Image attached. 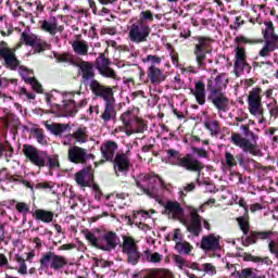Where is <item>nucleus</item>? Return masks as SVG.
Here are the masks:
<instances>
[{
  "label": "nucleus",
  "mask_w": 278,
  "mask_h": 278,
  "mask_svg": "<svg viewBox=\"0 0 278 278\" xmlns=\"http://www.w3.org/2000/svg\"><path fill=\"white\" fill-rule=\"evenodd\" d=\"M78 68L80 71L81 84L89 87V90L94 97L103 99L104 111L100 115V118H102L104 123H110V121L116 118V98H114V89L101 84L94 78V68L92 63L83 61L78 64Z\"/></svg>",
  "instance_id": "1"
},
{
  "label": "nucleus",
  "mask_w": 278,
  "mask_h": 278,
  "mask_svg": "<svg viewBox=\"0 0 278 278\" xmlns=\"http://www.w3.org/2000/svg\"><path fill=\"white\" fill-rule=\"evenodd\" d=\"M191 151H192V153L198 155V157H204V159L208 157L207 150H205L203 148L191 147Z\"/></svg>",
  "instance_id": "57"
},
{
  "label": "nucleus",
  "mask_w": 278,
  "mask_h": 278,
  "mask_svg": "<svg viewBox=\"0 0 278 278\" xmlns=\"http://www.w3.org/2000/svg\"><path fill=\"white\" fill-rule=\"evenodd\" d=\"M81 62H87L88 64H92L94 77H97V73L94 72V68H97L99 72V71H102V68H106L108 66L112 65V60L105 58V53H100V55L96 59L94 63L88 62V61H80L77 64L78 68H79V64H81Z\"/></svg>",
  "instance_id": "27"
},
{
  "label": "nucleus",
  "mask_w": 278,
  "mask_h": 278,
  "mask_svg": "<svg viewBox=\"0 0 278 278\" xmlns=\"http://www.w3.org/2000/svg\"><path fill=\"white\" fill-rule=\"evenodd\" d=\"M247 62V50L240 46L235 48V64L233 71L238 68V66L244 64Z\"/></svg>",
  "instance_id": "33"
},
{
  "label": "nucleus",
  "mask_w": 278,
  "mask_h": 278,
  "mask_svg": "<svg viewBox=\"0 0 278 278\" xmlns=\"http://www.w3.org/2000/svg\"><path fill=\"white\" fill-rule=\"evenodd\" d=\"M34 216L36 220H41V223H53L54 213L38 208L35 211Z\"/></svg>",
  "instance_id": "35"
},
{
  "label": "nucleus",
  "mask_w": 278,
  "mask_h": 278,
  "mask_svg": "<svg viewBox=\"0 0 278 278\" xmlns=\"http://www.w3.org/2000/svg\"><path fill=\"white\" fill-rule=\"evenodd\" d=\"M68 128V124H52L49 126V130L54 136H61Z\"/></svg>",
  "instance_id": "43"
},
{
  "label": "nucleus",
  "mask_w": 278,
  "mask_h": 278,
  "mask_svg": "<svg viewBox=\"0 0 278 278\" xmlns=\"http://www.w3.org/2000/svg\"><path fill=\"white\" fill-rule=\"evenodd\" d=\"M26 84H30V86H33V89L36 90V92H42V85L35 77L27 78Z\"/></svg>",
  "instance_id": "55"
},
{
  "label": "nucleus",
  "mask_w": 278,
  "mask_h": 278,
  "mask_svg": "<svg viewBox=\"0 0 278 278\" xmlns=\"http://www.w3.org/2000/svg\"><path fill=\"white\" fill-rule=\"evenodd\" d=\"M144 63H149L150 66H160L162 64V58L153 54H149L143 59Z\"/></svg>",
  "instance_id": "49"
},
{
  "label": "nucleus",
  "mask_w": 278,
  "mask_h": 278,
  "mask_svg": "<svg viewBox=\"0 0 278 278\" xmlns=\"http://www.w3.org/2000/svg\"><path fill=\"white\" fill-rule=\"evenodd\" d=\"M148 79L150 84L153 86H157V84H162V81H166V76L164 75V70H160L157 66H150L147 71Z\"/></svg>",
  "instance_id": "22"
},
{
  "label": "nucleus",
  "mask_w": 278,
  "mask_h": 278,
  "mask_svg": "<svg viewBox=\"0 0 278 278\" xmlns=\"http://www.w3.org/2000/svg\"><path fill=\"white\" fill-rule=\"evenodd\" d=\"M58 157H59L58 155L49 156L48 154L45 166H47L50 169L60 168V160Z\"/></svg>",
  "instance_id": "48"
},
{
  "label": "nucleus",
  "mask_w": 278,
  "mask_h": 278,
  "mask_svg": "<svg viewBox=\"0 0 278 278\" xmlns=\"http://www.w3.org/2000/svg\"><path fill=\"white\" fill-rule=\"evenodd\" d=\"M137 22L143 24V25H151L153 23V11L147 9L139 13V18Z\"/></svg>",
  "instance_id": "37"
},
{
  "label": "nucleus",
  "mask_w": 278,
  "mask_h": 278,
  "mask_svg": "<svg viewBox=\"0 0 278 278\" xmlns=\"http://www.w3.org/2000/svg\"><path fill=\"white\" fill-rule=\"evenodd\" d=\"M98 73L99 75H101L102 77H105L106 79H116L117 77L116 71L110 67V65L98 71Z\"/></svg>",
  "instance_id": "46"
},
{
  "label": "nucleus",
  "mask_w": 278,
  "mask_h": 278,
  "mask_svg": "<svg viewBox=\"0 0 278 278\" xmlns=\"http://www.w3.org/2000/svg\"><path fill=\"white\" fill-rule=\"evenodd\" d=\"M248 110L252 116L264 115V110L262 109V88H253L248 96Z\"/></svg>",
  "instance_id": "11"
},
{
  "label": "nucleus",
  "mask_w": 278,
  "mask_h": 278,
  "mask_svg": "<svg viewBox=\"0 0 278 278\" xmlns=\"http://www.w3.org/2000/svg\"><path fill=\"white\" fill-rule=\"evenodd\" d=\"M155 179H159L161 186H164V179H162V177H160L155 173L146 174V175L141 176V181L149 182V181H155Z\"/></svg>",
  "instance_id": "53"
},
{
  "label": "nucleus",
  "mask_w": 278,
  "mask_h": 278,
  "mask_svg": "<svg viewBox=\"0 0 278 278\" xmlns=\"http://www.w3.org/2000/svg\"><path fill=\"white\" fill-rule=\"evenodd\" d=\"M67 159L72 164H88V160H90V154H88V150L81 148L79 146L70 147L67 150Z\"/></svg>",
  "instance_id": "15"
},
{
  "label": "nucleus",
  "mask_w": 278,
  "mask_h": 278,
  "mask_svg": "<svg viewBox=\"0 0 278 278\" xmlns=\"http://www.w3.org/2000/svg\"><path fill=\"white\" fill-rule=\"evenodd\" d=\"M193 40H197L198 42L193 49L197 66L198 68L205 70V67L207 66V63H205V61L207 60V53H210V49H212L213 40L210 37L205 36L193 37Z\"/></svg>",
  "instance_id": "7"
},
{
  "label": "nucleus",
  "mask_w": 278,
  "mask_h": 278,
  "mask_svg": "<svg viewBox=\"0 0 278 278\" xmlns=\"http://www.w3.org/2000/svg\"><path fill=\"white\" fill-rule=\"evenodd\" d=\"M135 185L140 190L138 194H147V197H153V192H151V189L144 187L142 182H140V180L135 179Z\"/></svg>",
  "instance_id": "54"
},
{
  "label": "nucleus",
  "mask_w": 278,
  "mask_h": 278,
  "mask_svg": "<svg viewBox=\"0 0 278 278\" xmlns=\"http://www.w3.org/2000/svg\"><path fill=\"white\" fill-rule=\"evenodd\" d=\"M72 49L76 55H88V50L90 47L86 40L75 39L71 42Z\"/></svg>",
  "instance_id": "30"
},
{
  "label": "nucleus",
  "mask_w": 278,
  "mask_h": 278,
  "mask_svg": "<svg viewBox=\"0 0 278 278\" xmlns=\"http://www.w3.org/2000/svg\"><path fill=\"white\" fill-rule=\"evenodd\" d=\"M78 97H81V92H77V96H75V92L70 93V99L63 100L62 105H54L56 111L60 112L62 116H77L79 110L88 105V99L84 98L79 100Z\"/></svg>",
  "instance_id": "6"
},
{
  "label": "nucleus",
  "mask_w": 278,
  "mask_h": 278,
  "mask_svg": "<svg viewBox=\"0 0 278 278\" xmlns=\"http://www.w3.org/2000/svg\"><path fill=\"white\" fill-rule=\"evenodd\" d=\"M150 36L151 25H146L138 21L131 24L128 33V38L130 42H135V45H140L142 42H147Z\"/></svg>",
  "instance_id": "9"
},
{
  "label": "nucleus",
  "mask_w": 278,
  "mask_h": 278,
  "mask_svg": "<svg viewBox=\"0 0 278 278\" xmlns=\"http://www.w3.org/2000/svg\"><path fill=\"white\" fill-rule=\"evenodd\" d=\"M111 164H113L116 177H121V174L127 175L131 168V161L125 152H117Z\"/></svg>",
  "instance_id": "12"
},
{
  "label": "nucleus",
  "mask_w": 278,
  "mask_h": 278,
  "mask_svg": "<svg viewBox=\"0 0 278 278\" xmlns=\"http://www.w3.org/2000/svg\"><path fill=\"white\" fill-rule=\"evenodd\" d=\"M0 268H7V270H12V266H10V261L5 254L0 253Z\"/></svg>",
  "instance_id": "58"
},
{
  "label": "nucleus",
  "mask_w": 278,
  "mask_h": 278,
  "mask_svg": "<svg viewBox=\"0 0 278 278\" xmlns=\"http://www.w3.org/2000/svg\"><path fill=\"white\" fill-rule=\"evenodd\" d=\"M175 251L179 255H190L194 251V247L188 241H177L175 244Z\"/></svg>",
  "instance_id": "34"
},
{
  "label": "nucleus",
  "mask_w": 278,
  "mask_h": 278,
  "mask_svg": "<svg viewBox=\"0 0 278 278\" xmlns=\"http://www.w3.org/2000/svg\"><path fill=\"white\" fill-rule=\"evenodd\" d=\"M265 25V29H262L263 38L266 42H277L278 43V35L275 31V24L273 21L263 22Z\"/></svg>",
  "instance_id": "24"
},
{
  "label": "nucleus",
  "mask_w": 278,
  "mask_h": 278,
  "mask_svg": "<svg viewBox=\"0 0 278 278\" xmlns=\"http://www.w3.org/2000/svg\"><path fill=\"white\" fill-rule=\"evenodd\" d=\"M166 153L168 160L177 157L176 166L185 168V170H188L189 173H198V176H200L201 172L205 168V164L195 159L191 153H187L185 156H179V151L175 149H169Z\"/></svg>",
  "instance_id": "4"
},
{
  "label": "nucleus",
  "mask_w": 278,
  "mask_h": 278,
  "mask_svg": "<svg viewBox=\"0 0 278 278\" xmlns=\"http://www.w3.org/2000/svg\"><path fill=\"white\" fill-rule=\"evenodd\" d=\"M49 43L47 41L37 38V41H35V45L33 46L34 53H42L43 51H47L49 49Z\"/></svg>",
  "instance_id": "44"
},
{
  "label": "nucleus",
  "mask_w": 278,
  "mask_h": 278,
  "mask_svg": "<svg viewBox=\"0 0 278 278\" xmlns=\"http://www.w3.org/2000/svg\"><path fill=\"white\" fill-rule=\"evenodd\" d=\"M163 214H167V216H172L174 220H179L181 216H184V207L177 201L168 200L164 205Z\"/></svg>",
  "instance_id": "20"
},
{
  "label": "nucleus",
  "mask_w": 278,
  "mask_h": 278,
  "mask_svg": "<svg viewBox=\"0 0 278 278\" xmlns=\"http://www.w3.org/2000/svg\"><path fill=\"white\" fill-rule=\"evenodd\" d=\"M278 43L275 41H265V45L260 50L258 54L261 58H268L273 51H277Z\"/></svg>",
  "instance_id": "36"
},
{
  "label": "nucleus",
  "mask_w": 278,
  "mask_h": 278,
  "mask_svg": "<svg viewBox=\"0 0 278 278\" xmlns=\"http://www.w3.org/2000/svg\"><path fill=\"white\" fill-rule=\"evenodd\" d=\"M148 129L149 125H147V121L137 116L130 129L126 131V136H134V134H144Z\"/></svg>",
  "instance_id": "26"
},
{
  "label": "nucleus",
  "mask_w": 278,
  "mask_h": 278,
  "mask_svg": "<svg viewBox=\"0 0 278 278\" xmlns=\"http://www.w3.org/2000/svg\"><path fill=\"white\" fill-rule=\"evenodd\" d=\"M92 177V165H88L75 174V181L80 188H90Z\"/></svg>",
  "instance_id": "19"
},
{
  "label": "nucleus",
  "mask_w": 278,
  "mask_h": 278,
  "mask_svg": "<svg viewBox=\"0 0 278 278\" xmlns=\"http://www.w3.org/2000/svg\"><path fill=\"white\" fill-rule=\"evenodd\" d=\"M18 68V75L22 76V79L27 83V79H29V75H34V70H30L29 67L25 65H21L17 67Z\"/></svg>",
  "instance_id": "47"
},
{
  "label": "nucleus",
  "mask_w": 278,
  "mask_h": 278,
  "mask_svg": "<svg viewBox=\"0 0 278 278\" xmlns=\"http://www.w3.org/2000/svg\"><path fill=\"white\" fill-rule=\"evenodd\" d=\"M53 58L58 64H73V55H71L68 52H53Z\"/></svg>",
  "instance_id": "39"
},
{
  "label": "nucleus",
  "mask_w": 278,
  "mask_h": 278,
  "mask_svg": "<svg viewBox=\"0 0 278 278\" xmlns=\"http://www.w3.org/2000/svg\"><path fill=\"white\" fill-rule=\"evenodd\" d=\"M198 247L204 253H216L217 251H220V236L216 233H208L202 237L200 243H198Z\"/></svg>",
  "instance_id": "13"
},
{
  "label": "nucleus",
  "mask_w": 278,
  "mask_h": 278,
  "mask_svg": "<svg viewBox=\"0 0 278 278\" xmlns=\"http://www.w3.org/2000/svg\"><path fill=\"white\" fill-rule=\"evenodd\" d=\"M206 90L207 92H210L208 97H214L216 94L223 93V88L218 87L215 80H213L212 78L207 79Z\"/></svg>",
  "instance_id": "41"
},
{
  "label": "nucleus",
  "mask_w": 278,
  "mask_h": 278,
  "mask_svg": "<svg viewBox=\"0 0 278 278\" xmlns=\"http://www.w3.org/2000/svg\"><path fill=\"white\" fill-rule=\"evenodd\" d=\"M70 138H73L79 144H85L88 142V129L86 127H79L73 134L68 135Z\"/></svg>",
  "instance_id": "32"
},
{
  "label": "nucleus",
  "mask_w": 278,
  "mask_h": 278,
  "mask_svg": "<svg viewBox=\"0 0 278 278\" xmlns=\"http://www.w3.org/2000/svg\"><path fill=\"white\" fill-rule=\"evenodd\" d=\"M39 270L43 273H48L50 270H54V273H60V270H64L68 266V258L63 255H59L53 251H48L41 254L39 260Z\"/></svg>",
  "instance_id": "5"
},
{
  "label": "nucleus",
  "mask_w": 278,
  "mask_h": 278,
  "mask_svg": "<svg viewBox=\"0 0 278 278\" xmlns=\"http://www.w3.org/2000/svg\"><path fill=\"white\" fill-rule=\"evenodd\" d=\"M92 190L94 192L96 201H101V199H103V191H101V187H99V185L94 184L92 186Z\"/></svg>",
  "instance_id": "59"
},
{
  "label": "nucleus",
  "mask_w": 278,
  "mask_h": 278,
  "mask_svg": "<svg viewBox=\"0 0 278 278\" xmlns=\"http://www.w3.org/2000/svg\"><path fill=\"white\" fill-rule=\"evenodd\" d=\"M96 233L90 231L85 233L86 240L94 249L112 253L121 244V237L112 230L96 229Z\"/></svg>",
  "instance_id": "2"
},
{
  "label": "nucleus",
  "mask_w": 278,
  "mask_h": 278,
  "mask_svg": "<svg viewBox=\"0 0 278 278\" xmlns=\"http://www.w3.org/2000/svg\"><path fill=\"white\" fill-rule=\"evenodd\" d=\"M41 29H43V31H47L48 34H51V36H55V31L58 30V24L50 23L49 21L45 20L41 24Z\"/></svg>",
  "instance_id": "45"
},
{
  "label": "nucleus",
  "mask_w": 278,
  "mask_h": 278,
  "mask_svg": "<svg viewBox=\"0 0 278 278\" xmlns=\"http://www.w3.org/2000/svg\"><path fill=\"white\" fill-rule=\"evenodd\" d=\"M118 151V143L114 140H108L103 142L100 147V153L102 160L100 164H105V162H112L116 157V152Z\"/></svg>",
  "instance_id": "17"
},
{
  "label": "nucleus",
  "mask_w": 278,
  "mask_h": 278,
  "mask_svg": "<svg viewBox=\"0 0 278 278\" xmlns=\"http://www.w3.org/2000/svg\"><path fill=\"white\" fill-rule=\"evenodd\" d=\"M101 36H105L108 34L109 36H116V27H103L100 30Z\"/></svg>",
  "instance_id": "62"
},
{
  "label": "nucleus",
  "mask_w": 278,
  "mask_h": 278,
  "mask_svg": "<svg viewBox=\"0 0 278 278\" xmlns=\"http://www.w3.org/2000/svg\"><path fill=\"white\" fill-rule=\"evenodd\" d=\"M173 242H184V233H181V229H174V236L172 238Z\"/></svg>",
  "instance_id": "61"
},
{
  "label": "nucleus",
  "mask_w": 278,
  "mask_h": 278,
  "mask_svg": "<svg viewBox=\"0 0 278 278\" xmlns=\"http://www.w3.org/2000/svg\"><path fill=\"white\" fill-rule=\"evenodd\" d=\"M30 134H33L39 144L45 142V130L42 128H31Z\"/></svg>",
  "instance_id": "51"
},
{
  "label": "nucleus",
  "mask_w": 278,
  "mask_h": 278,
  "mask_svg": "<svg viewBox=\"0 0 278 278\" xmlns=\"http://www.w3.org/2000/svg\"><path fill=\"white\" fill-rule=\"evenodd\" d=\"M122 253L127 257V263L136 266L140 263V250L138 241L134 237L123 236V243L121 244Z\"/></svg>",
  "instance_id": "8"
},
{
  "label": "nucleus",
  "mask_w": 278,
  "mask_h": 278,
  "mask_svg": "<svg viewBox=\"0 0 278 278\" xmlns=\"http://www.w3.org/2000/svg\"><path fill=\"white\" fill-rule=\"evenodd\" d=\"M268 249H269V252L271 253V255H275V257H277L278 260V245L277 243H275V241H270L268 243Z\"/></svg>",
  "instance_id": "64"
},
{
  "label": "nucleus",
  "mask_w": 278,
  "mask_h": 278,
  "mask_svg": "<svg viewBox=\"0 0 278 278\" xmlns=\"http://www.w3.org/2000/svg\"><path fill=\"white\" fill-rule=\"evenodd\" d=\"M143 255L148 262H151L152 264H160L162 260H164V256L160 254L159 252L151 253V250H144Z\"/></svg>",
  "instance_id": "40"
},
{
  "label": "nucleus",
  "mask_w": 278,
  "mask_h": 278,
  "mask_svg": "<svg viewBox=\"0 0 278 278\" xmlns=\"http://www.w3.org/2000/svg\"><path fill=\"white\" fill-rule=\"evenodd\" d=\"M174 262L178 268H190V263L179 254L174 255Z\"/></svg>",
  "instance_id": "52"
},
{
  "label": "nucleus",
  "mask_w": 278,
  "mask_h": 278,
  "mask_svg": "<svg viewBox=\"0 0 278 278\" xmlns=\"http://www.w3.org/2000/svg\"><path fill=\"white\" fill-rule=\"evenodd\" d=\"M191 92H193L199 105H205V84L203 81H198L195 84V90L191 89Z\"/></svg>",
  "instance_id": "31"
},
{
  "label": "nucleus",
  "mask_w": 278,
  "mask_h": 278,
  "mask_svg": "<svg viewBox=\"0 0 278 278\" xmlns=\"http://www.w3.org/2000/svg\"><path fill=\"white\" fill-rule=\"evenodd\" d=\"M260 270L253 267H245L240 270L235 269L231 273V278H266V276L257 275Z\"/></svg>",
  "instance_id": "23"
},
{
  "label": "nucleus",
  "mask_w": 278,
  "mask_h": 278,
  "mask_svg": "<svg viewBox=\"0 0 278 278\" xmlns=\"http://www.w3.org/2000/svg\"><path fill=\"white\" fill-rule=\"evenodd\" d=\"M94 264L100 268H109V266H112V264L109 261H105L102 258L101 260L94 258Z\"/></svg>",
  "instance_id": "63"
},
{
  "label": "nucleus",
  "mask_w": 278,
  "mask_h": 278,
  "mask_svg": "<svg viewBox=\"0 0 278 278\" xmlns=\"http://www.w3.org/2000/svg\"><path fill=\"white\" fill-rule=\"evenodd\" d=\"M204 127L211 132V136H218L220 134V122L218 121H206Z\"/></svg>",
  "instance_id": "38"
},
{
  "label": "nucleus",
  "mask_w": 278,
  "mask_h": 278,
  "mask_svg": "<svg viewBox=\"0 0 278 278\" xmlns=\"http://www.w3.org/2000/svg\"><path fill=\"white\" fill-rule=\"evenodd\" d=\"M15 208L20 212V214H23L24 216L29 214V204H27L25 202H18L15 205Z\"/></svg>",
  "instance_id": "56"
},
{
  "label": "nucleus",
  "mask_w": 278,
  "mask_h": 278,
  "mask_svg": "<svg viewBox=\"0 0 278 278\" xmlns=\"http://www.w3.org/2000/svg\"><path fill=\"white\" fill-rule=\"evenodd\" d=\"M252 68L253 67L251 66V64H249V62L245 61V62H243V64L236 67L233 70V73H235L236 77H240V73H244V71H245V73H251Z\"/></svg>",
  "instance_id": "50"
},
{
  "label": "nucleus",
  "mask_w": 278,
  "mask_h": 278,
  "mask_svg": "<svg viewBox=\"0 0 278 278\" xmlns=\"http://www.w3.org/2000/svg\"><path fill=\"white\" fill-rule=\"evenodd\" d=\"M37 40H38V36L34 34L29 35L26 31H24L21 35V42H23V45H25L26 47L35 46Z\"/></svg>",
  "instance_id": "42"
},
{
  "label": "nucleus",
  "mask_w": 278,
  "mask_h": 278,
  "mask_svg": "<svg viewBox=\"0 0 278 278\" xmlns=\"http://www.w3.org/2000/svg\"><path fill=\"white\" fill-rule=\"evenodd\" d=\"M0 60L2 61V66L9 71H17L21 66V60H18L13 49L0 50Z\"/></svg>",
  "instance_id": "16"
},
{
  "label": "nucleus",
  "mask_w": 278,
  "mask_h": 278,
  "mask_svg": "<svg viewBox=\"0 0 278 278\" xmlns=\"http://www.w3.org/2000/svg\"><path fill=\"white\" fill-rule=\"evenodd\" d=\"M36 190H53V185L49 181L39 182L35 186Z\"/></svg>",
  "instance_id": "60"
},
{
  "label": "nucleus",
  "mask_w": 278,
  "mask_h": 278,
  "mask_svg": "<svg viewBox=\"0 0 278 278\" xmlns=\"http://www.w3.org/2000/svg\"><path fill=\"white\" fill-rule=\"evenodd\" d=\"M231 142L236 147L242 149L243 153H250V155H260V148L256 143H251L249 139L242 137V135L232 132Z\"/></svg>",
  "instance_id": "14"
},
{
  "label": "nucleus",
  "mask_w": 278,
  "mask_h": 278,
  "mask_svg": "<svg viewBox=\"0 0 278 278\" xmlns=\"http://www.w3.org/2000/svg\"><path fill=\"white\" fill-rule=\"evenodd\" d=\"M23 154L33 166H37V168H45V166H47V152L41 151L31 144H24Z\"/></svg>",
  "instance_id": "10"
},
{
  "label": "nucleus",
  "mask_w": 278,
  "mask_h": 278,
  "mask_svg": "<svg viewBox=\"0 0 278 278\" xmlns=\"http://www.w3.org/2000/svg\"><path fill=\"white\" fill-rule=\"evenodd\" d=\"M191 222L187 226V231L191 233V236H194V238H199L201 233L203 232V217L199 215V210L193 208L190 212Z\"/></svg>",
  "instance_id": "18"
},
{
  "label": "nucleus",
  "mask_w": 278,
  "mask_h": 278,
  "mask_svg": "<svg viewBox=\"0 0 278 278\" xmlns=\"http://www.w3.org/2000/svg\"><path fill=\"white\" fill-rule=\"evenodd\" d=\"M207 100L218 112H227V108H229V98L223 92L215 96H207Z\"/></svg>",
  "instance_id": "21"
},
{
  "label": "nucleus",
  "mask_w": 278,
  "mask_h": 278,
  "mask_svg": "<svg viewBox=\"0 0 278 278\" xmlns=\"http://www.w3.org/2000/svg\"><path fill=\"white\" fill-rule=\"evenodd\" d=\"M237 223L243 233L241 237L242 247H252L253 244H257L260 240H268V238L273 236V232L270 230H251V223L249 222V217H237Z\"/></svg>",
  "instance_id": "3"
},
{
  "label": "nucleus",
  "mask_w": 278,
  "mask_h": 278,
  "mask_svg": "<svg viewBox=\"0 0 278 278\" xmlns=\"http://www.w3.org/2000/svg\"><path fill=\"white\" fill-rule=\"evenodd\" d=\"M239 257H242L243 262H253V264H265V266H273V260H270L268 256H255L251 253L244 252L239 255Z\"/></svg>",
  "instance_id": "28"
},
{
  "label": "nucleus",
  "mask_w": 278,
  "mask_h": 278,
  "mask_svg": "<svg viewBox=\"0 0 278 278\" xmlns=\"http://www.w3.org/2000/svg\"><path fill=\"white\" fill-rule=\"evenodd\" d=\"M134 112H135L134 109H128L124 113H122V115L119 116V121L123 124L125 134H127V131L131 129V126L134 125V123L136 122V118L138 117V115H136V113Z\"/></svg>",
  "instance_id": "25"
},
{
  "label": "nucleus",
  "mask_w": 278,
  "mask_h": 278,
  "mask_svg": "<svg viewBox=\"0 0 278 278\" xmlns=\"http://www.w3.org/2000/svg\"><path fill=\"white\" fill-rule=\"evenodd\" d=\"M225 160H226V166H228V168H233V166H241L242 168H244L245 164H244V155L242 154H238L237 156H235L233 154H231V152H225Z\"/></svg>",
  "instance_id": "29"
}]
</instances>
